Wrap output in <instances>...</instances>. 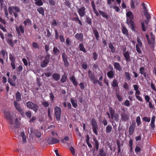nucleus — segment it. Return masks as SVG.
Here are the masks:
<instances>
[{
	"mask_svg": "<svg viewBox=\"0 0 156 156\" xmlns=\"http://www.w3.org/2000/svg\"><path fill=\"white\" fill-rule=\"evenodd\" d=\"M4 114V117L8 121L9 126V127L11 128L12 130L14 129L18 128L20 127V124L17 118L15 119V122L14 121V116L12 113L7 110H3Z\"/></svg>",
	"mask_w": 156,
	"mask_h": 156,
	"instance_id": "obj_1",
	"label": "nucleus"
},
{
	"mask_svg": "<svg viewBox=\"0 0 156 156\" xmlns=\"http://www.w3.org/2000/svg\"><path fill=\"white\" fill-rule=\"evenodd\" d=\"M126 23L131 27V30L134 32H135V27L134 23L132 20L134 19V16L132 12L129 11L126 13Z\"/></svg>",
	"mask_w": 156,
	"mask_h": 156,
	"instance_id": "obj_2",
	"label": "nucleus"
},
{
	"mask_svg": "<svg viewBox=\"0 0 156 156\" xmlns=\"http://www.w3.org/2000/svg\"><path fill=\"white\" fill-rule=\"evenodd\" d=\"M8 11L9 14L11 15L13 12L14 17L16 18L18 16V13L20 12V9L19 7L17 6H9L8 7Z\"/></svg>",
	"mask_w": 156,
	"mask_h": 156,
	"instance_id": "obj_3",
	"label": "nucleus"
},
{
	"mask_svg": "<svg viewBox=\"0 0 156 156\" xmlns=\"http://www.w3.org/2000/svg\"><path fill=\"white\" fill-rule=\"evenodd\" d=\"M90 123L92 126L93 132L96 135H98V127L96 120L94 118H92Z\"/></svg>",
	"mask_w": 156,
	"mask_h": 156,
	"instance_id": "obj_4",
	"label": "nucleus"
},
{
	"mask_svg": "<svg viewBox=\"0 0 156 156\" xmlns=\"http://www.w3.org/2000/svg\"><path fill=\"white\" fill-rule=\"evenodd\" d=\"M50 55L47 54L44 58V59L41 62V66L42 68L46 67L49 62Z\"/></svg>",
	"mask_w": 156,
	"mask_h": 156,
	"instance_id": "obj_5",
	"label": "nucleus"
},
{
	"mask_svg": "<svg viewBox=\"0 0 156 156\" xmlns=\"http://www.w3.org/2000/svg\"><path fill=\"white\" fill-rule=\"evenodd\" d=\"M26 105L28 108L33 110L35 112H36L38 110V107L37 105L32 102L29 101L27 102L26 103Z\"/></svg>",
	"mask_w": 156,
	"mask_h": 156,
	"instance_id": "obj_6",
	"label": "nucleus"
},
{
	"mask_svg": "<svg viewBox=\"0 0 156 156\" xmlns=\"http://www.w3.org/2000/svg\"><path fill=\"white\" fill-rule=\"evenodd\" d=\"M54 112L56 120L57 121L60 120L61 113V108L59 107L56 106L55 108Z\"/></svg>",
	"mask_w": 156,
	"mask_h": 156,
	"instance_id": "obj_7",
	"label": "nucleus"
},
{
	"mask_svg": "<svg viewBox=\"0 0 156 156\" xmlns=\"http://www.w3.org/2000/svg\"><path fill=\"white\" fill-rule=\"evenodd\" d=\"M14 105L16 110L20 113L21 115L23 117H25V113L23 109H22L20 106L19 104L15 101L14 102Z\"/></svg>",
	"mask_w": 156,
	"mask_h": 156,
	"instance_id": "obj_8",
	"label": "nucleus"
},
{
	"mask_svg": "<svg viewBox=\"0 0 156 156\" xmlns=\"http://www.w3.org/2000/svg\"><path fill=\"white\" fill-rule=\"evenodd\" d=\"M77 9V12L80 17H83L86 14V8L83 6H81L79 8L76 7Z\"/></svg>",
	"mask_w": 156,
	"mask_h": 156,
	"instance_id": "obj_9",
	"label": "nucleus"
},
{
	"mask_svg": "<svg viewBox=\"0 0 156 156\" xmlns=\"http://www.w3.org/2000/svg\"><path fill=\"white\" fill-rule=\"evenodd\" d=\"M47 142L48 144L52 145L59 143V140L56 138L50 137L48 138Z\"/></svg>",
	"mask_w": 156,
	"mask_h": 156,
	"instance_id": "obj_10",
	"label": "nucleus"
},
{
	"mask_svg": "<svg viewBox=\"0 0 156 156\" xmlns=\"http://www.w3.org/2000/svg\"><path fill=\"white\" fill-rule=\"evenodd\" d=\"M137 41L138 44L136 45V50L137 52L140 54L142 52L140 48H142V44L140 39L138 37H137Z\"/></svg>",
	"mask_w": 156,
	"mask_h": 156,
	"instance_id": "obj_11",
	"label": "nucleus"
},
{
	"mask_svg": "<svg viewBox=\"0 0 156 156\" xmlns=\"http://www.w3.org/2000/svg\"><path fill=\"white\" fill-rule=\"evenodd\" d=\"M9 58L11 61V65L12 66V68L13 70H14L16 69V61L15 58L14 56L12 55L11 53L9 55Z\"/></svg>",
	"mask_w": 156,
	"mask_h": 156,
	"instance_id": "obj_12",
	"label": "nucleus"
},
{
	"mask_svg": "<svg viewBox=\"0 0 156 156\" xmlns=\"http://www.w3.org/2000/svg\"><path fill=\"white\" fill-rule=\"evenodd\" d=\"M30 133L33 134L36 137L40 138L41 137V133L40 131L36 129H34L33 128H30Z\"/></svg>",
	"mask_w": 156,
	"mask_h": 156,
	"instance_id": "obj_13",
	"label": "nucleus"
},
{
	"mask_svg": "<svg viewBox=\"0 0 156 156\" xmlns=\"http://www.w3.org/2000/svg\"><path fill=\"white\" fill-rule=\"evenodd\" d=\"M62 57L63 60L64 66L65 67H68L69 65L68 59V57L65 52H63L62 55Z\"/></svg>",
	"mask_w": 156,
	"mask_h": 156,
	"instance_id": "obj_14",
	"label": "nucleus"
},
{
	"mask_svg": "<svg viewBox=\"0 0 156 156\" xmlns=\"http://www.w3.org/2000/svg\"><path fill=\"white\" fill-rule=\"evenodd\" d=\"M75 37L77 40L82 42L83 40V36L82 33H77L75 35Z\"/></svg>",
	"mask_w": 156,
	"mask_h": 156,
	"instance_id": "obj_15",
	"label": "nucleus"
},
{
	"mask_svg": "<svg viewBox=\"0 0 156 156\" xmlns=\"http://www.w3.org/2000/svg\"><path fill=\"white\" fill-rule=\"evenodd\" d=\"M121 119L122 121L125 122L129 120V117L124 112L121 115Z\"/></svg>",
	"mask_w": 156,
	"mask_h": 156,
	"instance_id": "obj_16",
	"label": "nucleus"
},
{
	"mask_svg": "<svg viewBox=\"0 0 156 156\" xmlns=\"http://www.w3.org/2000/svg\"><path fill=\"white\" fill-rule=\"evenodd\" d=\"M123 55L126 62H130L131 61L130 56L128 51H126L124 53Z\"/></svg>",
	"mask_w": 156,
	"mask_h": 156,
	"instance_id": "obj_17",
	"label": "nucleus"
},
{
	"mask_svg": "<svg viewBox=\"0 0 156 156\" xmlns=\"http://www.w3.org/2000/svg\"><path fill=\"white\" fill-rule=\"evenodd\" d=\"M111 86L113 89H115L116 87H118V83L116 79H114L113 80L111 83Z\"/></svg>",
	"mask_w": 156,
	"mask_h": 156,
	"instance_id": "obj_18",
	"label": "nucleus"
},
{
	"mask_svg": "<svg viewBox=\"0 0 156 156\" xmlns=\"http://www.w3.org/2000/svg\"><path fill=\"white\" fill-rule=\"evenodd\" d=\"M70 81L73 83V85L75 86H77L78 83L76 80L75 77L73 75H72L70 77Z\"/></svg>",
	"mask_w": 156,
	"mask_h": 156,
	"instance_id": "obj_19",
	"label": "nucleus"
},
{
	"mask_svg": "<svg viewBox=\"0 0 156 156\" xmlns=\"http://www.w3.org/2000/svg\"><path fill=\"white\" fill-rule=\"evenodd\" d=\"M114 68L119 71L122 70V68L120 66L119 63L117 62H115L114 63Z\"/></svg>",
	"mask_w": 156,
	"mask_h": 156,
	"instance_id": "obj_20",
	"label": "nucleus"
},
{
	"mask_svg": "<svg viewBox=\"0 0 156 156\" xmlns=\"http://www.w3.org/2000/svg\"><path fill=\"white\" fill-rule=\"evenodd\" d=\"M122 31L124 35H125L127 37H129V36L128 30L127 29L126 27L124 26L122 27Z\"/></svg>",
	"mask_w": 156,
	"mask_h": 156,
	"instance_id": "obj_21",
	"label": "nucleus"
},
{
	"mask_svg": "<svg viewBox=\"0 0 156 156\" xmlns=\"http://www.w3.org/2000/svg\"><path fill=\"white\" fill-rule=\"evenodd\" d=\"M140 73L141 75H143L144 77L145 78L147 76V73L145 72V70L143 67H141L139 69Z\"/></svg>",
	"mask_w": 156,
	"mask_h": 156,
	"instance_id": "obj_22",
	"label": "nucleus"
},
{
	"mask_svg": "<svg viewBox=\"0 0 156 156\" xmlns=\"http://www.w3.org/2000/svg\"><path fill=\"white\" fill-rule=\"evenodd\" d=\"M135 128V125H130L129 128V134L131 136L132 135L134 131V129Z\"/></svg>",
	"mask_w": 156,
	"mask_h": 156,
	"instance_id": "obj_23",
	"label": "nucleus"
},
{
	"mask_svg": "<svg viewBox=\"0 0 156 156\" xmlns=\"http://www.w3.org/2000/svg\"><path fill=\"white\" fill-rule=\"evenodd\" d=\"M150 36L151 39H150V41H149V44H153L154 43L155 41V37L154 35L152 32L150 33Z\"/></svg>",
	"mask_w": 156,
	"mask_h": 156,
	"instance_id": "obj_24",
	"label": "nucleus"
},
{
	"mask_svg": "<svg viewBox=\"0 0 156 156\" xmlns=\"http://www.w3.org/2000/svg\"><path fill=\"white\" fill-rule=\"evenodd\" d=\"M115 73L114 71H110L107 73V76L108 77L109 79H112L114 77Z\"/></svg>",
	"mask_w": 156,
	"mask_h": 156,
	"instance_id": "obj_25",
	"label": "nucleus"
},
{
	"mask_svg": "<svg viewBox=\"0 0 156 156\" xmlns=\"http://www.w3.org/2000/svg\"><path fill=\"white\" fill-rule=\"evenodd\" d=\"M37 11L41 14L42 16H44V8L42 7L38 8L37 9Z\"/></svg>",
	"mask_w": 156,
	"mask_h": 156,
	"instance_id": "obj_26",
	"label": "nucleus"
},
{
	"mask_svg": "<svg viewBox=\"0 0 156 156\" xmlns=\"http://www.w3.org/2000/svg\"><path fill=\"white\" fill-rule=\"evenodd\" d=\"M53 78L56 81H58L60 78V75L57 73H54L52 75Z\"/></svg>",
	"mask_w": 156,
	"mask_h": 156,
	"instance_id": "obj_27",
	"label": "nucleus"
},
{
	"mask_svg": "<svg viewBox=\"0 0 156 156\" xmlns=\"http://www.w3.org/2000/svg\"><path fill=\"white\" fill-rule=\"evenodd\" d=\"M16 98L17 101H20L21 100V95L18 91L16 94Z\"/></svg>",
	"mask_w": 156,
	"mask_h": 156,
	"instance_id": "obj_28",
	"label": "nucleus"
},
{
	"mask_svg": "<svg viewBox=\"0 0 156 156\" xmlns=\"http://www.w3.org/2000/svg\"><path fill=\"white\" fill-rule=\"evenodd\" d=\"M88 74L90 77L91 80H93L95 78V75L94 73L91 72L90 70H89L88 72Z\"/></svg>",
	"mask_w": 156,
	"mask_h": 156,
	"instance_id": "obj_29",
	"label": "nucleus"
},
{
	"mask_svg": "<svg viewBox=\"0 0 156 156\" xmlns=\"http://www.w3.org/2000/svg\"><path fill=\"white\" fill-rule=\"evenodd\" d=\"M6 42L12 48H13L14 46V42L11 39L7 38L6 40Z\"/></svg>",
	"mask_w": 156,
	"mask_h": 156,
	"instance_id": "obj_30",
	"label": "nucleus"
},
{
	"mask_svg": "<svg viewBox=\"0 0 156 156\" xmlns=\"http://www.w3.org/2000/svg\"><path fill=\"white\" fill-rule=\"evenodd\" d=\"M112 126L110 125H108L106 127V133H109L112 131Z\"/></svg>",
	"mask_w": 156,
	"mask_h": 156,
	"instance_id": "obj_31",
	"label": "nucleus"
},
{
	"mask_svg": "<svg viewBox=\"0 0 156 156\" xmlns=\"http://www.w3.org/2000/svg\"><path fill=\"white\" fill-rule=\"evenodd\" d=\"M155 119V116L154 115L151 118V126L152 128H154L155 127L154 122Z\"/></svg>",
	"mask_w": 156,
	"mask_h": 156,
	"instance_id": "obj_32",
	"label": "nucleus"
},
{
	"mask_svg": "<svg viewBox=\"0 0 156 156\" xmlns=\"http://www.w3.org/2000/svg\"><path fill=\"white\" fill-rule=\"evenodd\" d=\"M20 136L22 138L23 142L25 143L27 142L26 136L23 132H21L20 134Z\"/></svg>",
	"mask_w": 156,
	"mask_h": 156,
	"instance_id": "obj_33",
	"label": "nucleus"
},
{
	"mask_svg": "<svg viewBox=\"0 0 156 156\" xmlns=\"http://www.w3.org/2000/svg\"><path fill=\"white\" fill-rule=\"evenodd\" d=\"M53 52L55 55H58L60 53L59 50L56 47H54L53 48Z\"/></svg>",
	"mask_w": 156,
	"mask_h": 156,
	"instance_id": "obj_34",
	"label": "nucleus"
},
{
	"mask_svg": "<svg viewBox=\"0 0 156 156\" xmlns=\"http://www.w3.org/2000/svg\"><path fill=\"white\" fill-rule=\"evenodd\" d=\"M99 12L103 17L105 18L106 19H108L109 18L108 16L105 12L102 11H99Z\"/></svg>",
	"mask_w": 156,
	"mask_h": 156,
	"instance_id": "obj_35",
	"label": "nucleus"
},
{
	"mask_svg": "<svg viewBox=\"0 0 156 156\" xmlns=\"http://www.w3.org/2000/svg\"><path fill=\"white\" fill-rule=\"evenodd\" d=\"M133 141L131 138H130L129 142V146L130 147V152H132L133 151Z\"/></svg>",
	"mask_w": 156,
	"mask_h": 156,
	"instance_id": "obj_36",
	"label": "nucleus"
},
{
	"mask_svg": "<svg viewBox=\"0 0 156 156\" xmlns=\"http://www.w3.org/2000/svg\"><path fill=\"white\" fill-rule=\"evenodd\" d=\"M108 47L111 50V52L112 53L115 52V48L112 43H110L108 44Z\"/></svg>",
	"mask_w": 156,
	"mask_h": 156,
	"instance_id": "obj_37",
	"label": "nucleus"
},
{
	"mask_svg": "<svg viewBox=\"0 0 156 156\" xmlns=\"http://www.w3.org/2000/svg\"><path fill=\"white\" fill-rule=\"evenodd\" d=\"M93 31L96 39L98 41L99 38V35L98 30L96 29H94L93 30Z\"/></svg>",
	"mask_w": 156,
	"mask_h": 156,
	"instance_id": "obj_38",
	"label": "nucleus"
},
{
	"mask_svg": "<svg viewBox=\"0 0 156 156\" xmlns=\"http://www.w3.org/2000/svg\"><path fill=\"white\" fill-rule=\"evenodd\" d=\"M93 140L95 142V146L96 147V150L98 151V150L99 147V142L98 140L96 138L93 139Z\"/></svg>",
	"mask_w": 156,
	"mask_h": 156,
	"instance_id": "obj_39",
	"label": "nucleus"
},
{
	"mask_svg": "<svg viewBox=\"0 0 156 156\" xmlns=\"http://www.w3.org/2000/svg\"><path fill=\"white\" fill-rule=\"evenodd\" d=\"M99 154L100 156H106V154L103 149H101L99 151Z\"/></svg>",
	"mask_w": 156,
	"mask_h": 156,
	"instance_id": "obj_40",
	"label": "nucleus"
},
{
	"mask_svg": "<svg viewBox=\"0 0 156 156\" xmlns=\"http://www.w3.org/2000/svg\"><path fill=\"white\" fill-rule=\"evenodd\" d=\"M79 47L80 50L81 51H82L85 53L86 52V51L84 48L83 44L82 43L80 44L79 45Z\"/></svg>",
	"mask_w": 156,
	"mask_h": 156,
	"instance_id": "obj_41",
	"label": "nucleus"
},
{
	"mask_svg": "<svg viewBox=\"0 0 156 156\" xmlns=\"http://www.w3.org/2000/svg\"><path fill=\"white\" fill-rule=\"evenodd\" d=\"M67 79V76L66 74H64L62 76L61 81L62 83H64L65 82Z\"/></svg>",
	"mask_w": 156,
	"mask_h": 156,
	"instance_id": "obj_42",
	"label": "nucleus"
},
{
	"mask_svg": "<svg viewBox=\"0 0 156 156\" xmlns=\"http://www.w3.org/2000/svg\"><path fill=\"white\" fill-rule=\"evenodd\" d=\"M23 69V66L21 65H20L16 69L17 74L18 75L20 74L21 72L22 71Z\"/></svg>",
	"mask_w": 156,
	"mask_h": 156,
	"instance_id": "obj_43",
	"label": "nucleus"
},
{
	"mask_svg": "<svg viewBox=\"0 0 156 156\" xmlns=\"http://www.w3.org/2000/svg\"><path fill=\"white\" fill-rule=\"evenodd\" d=\"M27 117L28 119H30L32 116V113L31 111H28L26 112L25 114Z\"/></svg>",
	"mask_w": 156,
	"mask_h": 156,
	"instance_id": "obj_44",
	"label": "nucleus"
},
{
	"mask_svg": "<svg viewBox=\"0 0 156 156\" xmlns=\"http://www.w3.org/2000/svg\"><path fill=\"white\" fill-rule=\"evenodd\" d=\"M144 14L148 20H149L151 18V16L148 13L147 11L144 12Z\"/></svg>",
	"mask_w": 156,
	"mask_h": 156,
	"instance_id": "obj_45",
	"label": "nucleus"
},
{
	"mask_svg": "<svg viewBox=\"0 0 156 156\" xmlns=\"http://www.w3.org/2000/svg\"><path fill=\"white\" fill-rule=\"evenodd\" d=\"M125 75L126 80L129 81L130 80L131 77L130 76V74L129 73L126 72H125Z\"/></svg>",
	"mask_w": 156,
	"mask_h": 156,
	"instance_id": "obj_46",
	"label": "nucleus"
},
{
	"mask_svg": "<svg viewBox=\"0 0 156 156\" xmlns=\"http://www.w3.org/2000/svg\"><path fill=\"white\" fill-rule=\"evenodd\" d=\"M71 102L74 108H76L77 106V104L76 102H75V101L73 98H71Z\"/></svg>",
	"mask_w": 156,
	"mask_h": 156,
	"instance_id": "obj_47",
	"label": "nucleus"
},
{
	"mask_svg": "<svg viewBox=\"0 0 156 156\" xmlns=\"http://www.w3.org/2000/svg\"><path fill=\"white\" fill-rule=\"evenodd\" d=\"M109 7L110 8H113L116 12H119L120 9L118 7L116 6H113L112 5H110L109 6Z\"/></svg>",
	"mask_w": 156,
	"mask_h": 156,
	"instance_id": "obj_48",
	"label": "nucleus"
},
{
	"mask_svg": "<svg viewBox=\"0 0 156 156\" xmlns=\"http://www.w3.org/2000/svg\"><path fill=\"white\" fill-rule=\"evenodd\" d=\"M35 4L38 6H41L43 5V2L41 0H38L35 2Z\"/></svg>",
	"mask_w": 156,
	"mask_h": 156,
	"instance_id": "obj_49",
	"label": "nucleus"
},
{
	"mask_svg": "<svg viewBox=\"0 0 156 156\" xmlns=\"http://www.w3.org/2000/svg\"><path fill=\"white\" fill-rule=\"evenodd\" d=\"M86 22L90 25H91L92 24V20L91 18L89 16H87L86 17Z\"/></svg>",
	"mask_w": 156,
	"mask_h": 156,
	"instance_id": "obj_50",
	"label": "nucleus"
},
{
	"mask_svg": "<svg viewBox=\"0 0 156 156\" xmlns=\"http://www.w3.org/2000/svg\"><path fill=\"white\" fill-rule=\"evenodd\" d=\"M54 31L55 33V40H58L59 37L58 31L57 29H55Z\"/></svg>",
	"mask_w": 156,
	"mask_h": 156,
	"instance_id": "obj_51",
	"label": "nucleus"
},
{
	"mask_svg": "<svg viewBox=\"0 0 156 156\" xmlns=\"http://www.w3.org/2000/svg\"><path fill=\"white\" fill-rule=\"evenodd\" d=\"M117 147H118V153H119L121 151V145L119 141H117Z\"/></svg>",
	"mask_w": 156,
	"mask_h": 156,
	"instance_id": "obj_52",
	"label": "nucleus"
},
{
	"mask_svg": "<svg viewBox=\"0 0 156 156\" xmlns=\"http://www.w3.org/2000/svg\"><path fill=\"white\" fill-rule=\"evenodd\" d=\"M141 25L143 31H146V28L145 27V23L144 22H142L141 23Z\"/></svg>",
	"mask_w": 156,
	"mask_h": 156,
	"instance_id": "obj_53",
	"label": "nucleus"
},
{
	"mask_svg": "<svg viewBox=\"0 0 156 156\" xmlns=\"http://www.w3.org/2000/svg\"><path fill=\"white\" fill-rule=\"evenodd\" d=\"M42 105L45 108L48 107L49 105V104L48 102L47 101H44L41 103Z\"/></svg>",
	"mask_w": 156,
	"mask_h": 156,
	"instance_id": "obj_54",
	"label": "nucleus"
},
{
	"mask_svg": "<svg viewBox=\"0 0 156 156\" xmlns=\"http://www.w3.org/2000/svg\"><path fill=\"white\" fill-rule=\"evenodd\" d=\"M31 20L28 18L23 22V23L25 26H27L28 23L31 24Z\"/></svg>",
	"mask_w": 156,
	"mask_h": 156,
	"instance_id": "obj_55",
	"label": "nucleus"
},
{
	"mask_svg": "<svg viewBox=\"0 0 156 156\" xmlns=\"http://www.w3.org/2000/svg\"><path fill=\"white\" fill-rule=\"evenodd\" d=\"M136 122L138 126H139L141 124V120L140 117L139 116L137 117L136 119Z\"/></svg>",
	"mask_w": 156,
	"mask_h": 156,
	"instance_id": "obj_56",
	"label": "nucleus"
},
{
	"mask_svg": "<svg viewBox=\"0 0 156 156\" xmlns=\"http://www.w3.org/2000/svg\"><path fill=\"white\" fill-rule=\"evenodd\" d=\"M64 4L67 7H70L71 6V3L69 2V0H65Z\"/></svg>",
	"mask_w": 156,
	"mask_h": 156,
	"instance_id": "obj_57",
	"label": "nucleus"
},
{
	"mask_svg": "<svg viewBox=\"0 0 156 156\" xmlns=\"http://www.w3.org/2000/svg\"><path fill=\"white\" fill-rule=\"evenodd\" d=\"M135 152L136 153H139L141 151V148L138 145H136L135 148Z\"/></svg>",
	"mask_w": 156,
	"mask_h": 156,
	"instance_id": "obj_58",
	"label": "nucleus"
},
{
	"mask_svg": "<svg viewBox=\"0 0 156 156\" xmlns=\"http://www.w3.org/2000/svg\"><path fill=\"white\" fill-rule=\"evenodd\" d=\"M93 58L94 60H96L98 58V55L96 52H94L93 54Z\"/></svg>",
	"mask_w": 156,
	"mask_h": 156,
	"instance_id": "obj_59",
	"label": "nucleus"
},
{
	"mask_svg": "<svg viewBox=\"0 0 156 156\" xmlns=\"http://www.w3.org/2000/svg\"><path fill=\"white\" fill-rule=\"evenodd\" d=\"M30 120L29 121V122L30 123H32L34 121L36 120V117L33 116L31 118H30Z\"/></svg>",
	"mask_w": 156,
	"mask_h": 156,
	"instance_id": "obj_60",
	"label": "nucleus"
},
{
	"mask_svg": "<svg viewBox=\"0 0 156 156\" xmlns=\"http://www.w3.org/2000/svg\"><path fill=\"white\" fill-rule=\"evenodd\" d=\"M130 7L132 9H133L135 8L134 1L133 0H132L130 2Z\"/></svg>",
	"mask_w": 156,
	"mask_h": 156,
	"instance_id": "obj_61",
	"label": "nucleus"
},
{
	"mask_svg": "<svg viewBox=\"0 0 156 156\" xmlns=\"http://www.w3.org/2000/svg\"><path fill=\"white\" fill-rule=\"evenodd\" d=\"M59 37V38L60 41L61 42L63 43L65 42V39L62 35H60Z\"/></svg>",
	"mask_w": 156,
	"mask_h": 156,
	"instance_id": "obj_62",
	"label": "nucleus"
},
{
	"mask_svg": "<svg viewBox=\"0 0 156 156\" xmlns=\"http://www.w3.org/2000/svg\"><path fill=\"white\" fill-rule=\"evenodd\" d=\"M19 27L20 29V31H21L22 34H23L24 33V27L23 26L20 25L19 26Z\"/></svg>",
	"mask_w": 156,
	"mask_h": 156,
	"instance_id": "obj_63",
	"label": "nucleus"
},
{
	"mask_svg": "<svg viewBox=\"0 0 156 156\" xmlns=\"http://www.w3.org/2000/svg\"><path fill=\"white\" fill-rule=\"evenodd\" d=\"M124 105L125 106L129 107L130 105V102L129 100H126L124 103Z\"/></svg>",
	"mask_w": 156,
	"mask_h": 156,
	"instance_id": "obj_64",
	"label": "nucleus"
}]
</instances>
